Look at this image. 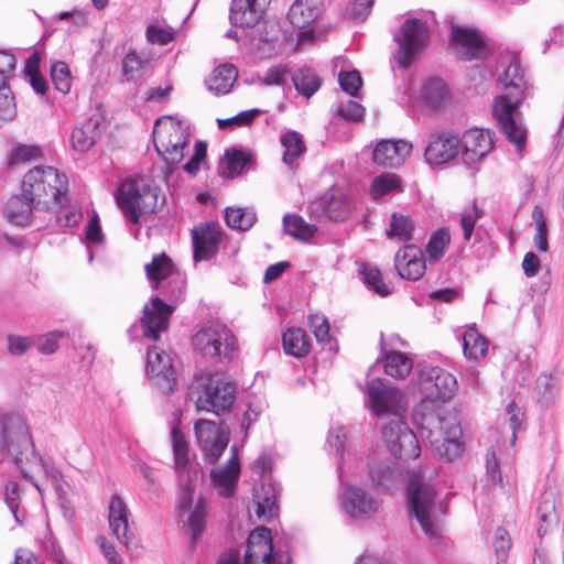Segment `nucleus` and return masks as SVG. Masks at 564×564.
I'll list each match as a JSON object with an SVG mask.
<instances>
[{
  "label": "nucleus",
  "instance_id": "nucleus-1",
  "mask_svg": "<svg viewBox=\"0 0 564 564\" xmlns=\"http://www.w3.org/2000/svg\"><path fill=\"white\" fill-rule=\"evenodd\" d=\"M499 80L503 85V93L495 98L492 115L508 141L521 152L527 144L528 130L519 107L529 95V86L516 57L510 58Z\"/></svg>",
  "mask_w": 564,
  "mask_h": 564
},
{
  "label": "nucleus",
  "instance_id": "nucleus-2",
  "mask_svg": "<svg viewBox=\"0 0 564 564\" xmlns=\"http://www.w3.org/2000/svg\"><path fill=\"white\" fill-rule=\"evenodd\" d=\"M406 495L410 508L425 535L431 539L440 538L447 506L445 501L437 498L435 489L424 480L420 471L411 474Z\"/></svg>",
  "mask_w": 564,
  "mask_h": 564
},
{
  "label": "nucleus",
  "instance_id": "nucleus-3",
  "mask_svg": "<svg viewBox=\"0 0 564 564\" xmlns=\"http://www.w3.org/2000/svg\"><path fill=\"white\" fill-rule=\"evenodd\" d=\"M159 187L141 176L124 180L117 193L116 200L124 220L133 226L130 234L138 240L141 218L155 212Z\"/></svg>",
  "mask_w": 564,
  "mask_h": 564
},
{
  "label": "nucleus",
  "instance_id": "nucleus-4",
  "mask_svg": "<svg viewBox=\"0 0 564 564\" xmlns=\"http://www.w3.org/2000/svg\"><path fill=\"white\" fill-rule=\"evenodd\" d=\"M21 189L35 204V210H48L55 205H62L67 180L56 169L39 165L24 175Z\"/></svg>",
  "mask_w": 564,
  "mask_h": 564
},
{
  "label": "nucleus",
  "instance_id": "nucleus-5",
  "mask_svg": "<svg viewBox=\"0 0 564 564\" xmlns=\"http://www.w3.org/2000/svg\"><path fill=\"white\" fill-rule=\"evenodd\" d=\"M420 433L431 449L446 462H453L464 451L462 427L455 421L431 417L421 423Z\"/></svg>",
  "mask_w": 564,
  "mask_h": 564
},
{
  "label": "nucleus",
  "instance_id": "nucleus-6",
  "mask_svg": "<svg viewBox=\"0 0 564 564\" xmlns=\"http://www.w3.org/2000/svg\"><path fill=\"white\" fill-rule=\"evenodd\" d=\"M189 127L171 116L161 117L153 129L154 147L169 165L178 164L187 147Z\"/></svg>",
  "mask_w": 564,
  "mask_h": 564
},
{
  "label": "nucleus",
  "instance_id": "nucleus-7",
  "mask_svg": "<svg viewBox=\"0 0 564 564\" xmlns=\"http://www.w3.org/2000/svg\"><path fill=\"white\" fill-rule=\"evenodd\" d=\"M196 408L198 411L213 412L216 415L228 411L236 400L235 384L216 375L197 381Z\"/></svg>",
  "mask_w": 564,
  "mask_h": 564
},
{
  "label": "nucleus",
  "instance_id": "nucleus-8",
  "mask_svg": "<svg viewBox=\"0 0 564 564\" xmlns=\"http://www.w3.org/2000/svg\"><path fill=\"white\" fill-rule=\"evenodd\" d=\"M193 346L203 356L231 359L236 349V337L225 325L214 323L198 330L192 338Z\"/></svg>",
  "mask_w": 564,
  "mask_h": 564
},
{
  "label": "nucleus",
  "instance_id": "nucleus-9",
  "mask_svg": "<svg viewBox=\"0 0 564 564\" xmlns=\"http://www.w3.org/2000/svg\"><path fill=\"white\" fill-rule=\"evenodd\" d=\"M427 39L429 28L425 22L414 18L405 20L394 34L398 44L393 55L395 63L402 68L410 67L426 45Z\"/></svg>",
  "mask_w": 564,
  "mask_h": 564
},
{
  "label": "nucleus",
  "instance_id": "nucleus-10",
  "mask_svg": "<svg viewBox=\"0 0 564 564\" xmlns=\"http://www.w3.org/2000/svg\"><path fill=\"white\" fill-rule=\"evenodd\" d=\"M417 384L422 397L431 402H447L457 390L456 378L436 366L422 368L419 373Z\"/></svg>",
  "mask_w": 564,
  "mask_h": 564
},
{
  "label": "nucleus",
  "instance_id": "nucleus-11",
  "mask_svg": "<svg viewBox=\"0 0 564 564\" xmlns=\"http://www.w3.org/2000/svg\"><path fill=\"white\" fill-rule=\"evenodd\" d=\"M452 51L460 61L486 59L494 52L486 36L477 29L454 25Z\"/></svg>",
  "mask_w": 564,
  "mask_h": 564
},
{
  "label": "nucleus",
  "instance_id": "nucleus-12",
  "mask_svg": "<svg viewBox=\"0 0 564 564\" xmlns=\"http://www.w3.org/2000/svg\"><path fill=\"white\" fill-rule=\"evenodd\" d=\"M290 556L276 550L272 542L271 531L259 527L251 531L247 541L245 564H289Z\"/></svg>",
  "mask_w": 564,
  "mask_h": 564
},
{
  "label": "nucleus",
  "instance_id": "nucleus-13",
  "mask_svg": "<svg viewBox=\"0 0 564 564\" xmlns=\"http://www.w3.org/2000/svg\"><path fill=\"white\" fill-rule=\"evenodd\" d=\"M382 438L390 453L403 460L415 459L421 453L415 433L401 420L386 424L382 427Z\"/></svg>",
  "mask_w": 564,
  "mask_h": 564
},
{
  "label": "nucleus",
  "instance_id": "nucleus-14",
  "mask_svg": "<svg viewBox=\"0 0 564 564\" xmlns=\"http://www.w3.org/2000/svg\"><path fill=\"white\" fill-rule=\"evenodd\" d=\"M172 444L174 453L175 469L178 475V482L182 490L180 498V509L185 510L192 505V491L194 490V480L198 477V473L193 475L188 468V445L185 435L177 429L173 427Z\"/></svg>",
  "mask_w": 564,
  "mask_h": 564
},
{
  "label": "nucleus",
  "instance_id": "nucleus-15",
  "mask_svg": "<svg viewBox=\"0 0 564 564\" xmlns=\"http://www.w3.org/2000/svg\"><path fill=\"white\" fill-rule=\"evenodd\" d=\"M367 397L370 409L378 416H401L405 409L401 391L382 379H372L367 383Z\"/></svg>",
  "mask_w": 564,
  "mask_h": 564
},
{
  "label": "nucleus",
  "instance_id": "nucleus-16",
  "mask_svg": "<svg viewBox=\"0 0 564 564\" xmlns=\"http://www.w3.org/2000/svg\"><path fill=\"white\" fill-rule=\"evenodd\" d=\"M145 371L152 384L162 393H170L175 389V370L172 358L165 350L156 346L148 348Z\"/></svg>",
  "mask_w": 564,
  "mask_h": 564
},
{
  "label": "nucleus",
  "instance_id": "nucleus-17",
  "mask_svg": "<svg viewBox=\"0 0 564 564\" xmlns=\"http://www.w3.org/2000/svg\"><path fill=\"white\" fill-rule=\"evenodd\" d=\"M195 434L209 463H215L221 456L229 442V430L209 420L197 421Z\"/></svg>",
  "mask_w": 564,
  "mask_h": 564
},
{
  "label": "nucleus",
  "instance_id": "nucleus-18",
  "mask_svg": "<svg viewBox=\"0 0 564 564\" xmlns=\"http://www.w3.org/2000/svg\"><path fill=\"white\" fill-rule=\"evenodd\" d=\"M343 511L354 520L373 517L379 509V501L365 489L357 486H344L339 492Z\"/></svg>",
  "mask_w": 564,
  "mask_h": 564
},
{
  "label": "nucleus",
  "instance_id": "nucleus-19",
  "mask_svg": "<svg viewBox=\"0 0 564 564\" xmlns=\"http://www.w3.org/2000/svg\"><path fill=\"white\" fill-rule=\"evenodd\" d=\"M174 310V305L166 304L159 296H153L151 303L143 307L141 324L144 337L158 340L160 335L167 329Z\"/></svg>",
  "mask_w": 564,
  "mask_h": 564
},
{
  "label": "nucleus",
  "instance_id": "nucleus-20",
  "mask_svg": "<svg viewBox=\"0 0 564 564\" xmlns=\"http://www.w3.org/2000/svg\"><path fill=\"white\" fill-rule=\"evenodd\" d=\"M494 149V139L489 130L473 128L459 138V153L465 164L473 165L486 158Z\"/></svg>",
  "mask_w": 564,
  "mask_h": 564
},
{
  "label": "nucleus",
  "instance_id": "nucleus-21",
  "mask_svg": "<svg viewBox=\"0 0 564 564\" xmlns=\"http://www.w3.org/2000/svg\"><path fill=\"white\" fill-rule=\"evenodd\" d=\"M459 153V138L451 132H435L429 138L424 151L425 162L442 165L454 160Z\"/></svg>",
  "mask_w": 564,
  "mask_h": 564
},
{
  "label": "nucleus",
  "instance_id": "nucleus-22",
  "mask_svg": "<svg viewBox=\"0 0 564 564\" xmlns=\"http://www.w3.org/2000/svg\"><path fill=\"white\" fill-rule=\"evenodd\" d=\"M129 509L124 501L113 495L108 507V522L111 534L126 547L131 544L134 532L129 523Z\"/></svg>",
  "mask_w": 564,
  "mask_h": 564
},
{
  "label": "nucleus",
  "instance_id": "nucleus-23",
  "mask_svg": "<svg viewBox=\"0 0 564 564\" xmlns=\"http://www.w3.org/2000/svg\"><path fill=\"white\" fill-rule=\"evenodd\" d=\"M221 234L219 226L214 223L202 225L193 229V257L195 262L208 260L218 252Z\"/></svg>",
  "mask_w": 564,
  "mask_h": 564
},
{
  "label": "nucleus",
  "instance_id": "nucleus-24",
  "mask_svg": "<svg viewBox=\"0 0 564 564\" xmlns=\"http://www.w3.org/2000/svg\"><path fill=\"white\" fill-rule=\"evenodd\" d=\"M271 0H232L229 19L236 26L251 28L263 18Z\"/></svg>",
  "mask_w": 564,
  "mask_h": 564
},
{
  "label": "nucleus",
  "instance_id": "nucleus-25",
  "mask_svg": "<svg viewBox=\"0 0 564 564\" xmlns=\"http://www.w3.org/2000/svg\"><path fill=\"white\" fill-rule=\"evenodd\" d=\"M271 0H232L229 19L236 26L251 28L263 18Z\"/></svg>",
  "mask_w": 564,
  "mask_h": 564
},
{
  "label": "nucleus",
  "instance_id": "nucleus-26",
  "mask_svg": "<svg viewBox=\"0 0 564 564\" xmlns=\"http://www.w3.org/2000/svg\"><path fill=\"white\" fill-rule=\"evenodd\" d=\"M412 150V144L405 140H381L377 143L372 159L377 165L399 167Z\"/></svg>",
  "mask_w": 564,
  "mask_h": 564
},
{
  "label": "nucleus",
  "instance_id": "nucleus-27",
  "mask_svg": "<svg viewBox=\"0 0 564 564\" xmlns=\"http://www.w3.org/2000/svg\"><path fill=\"white\" fill-rule=\"evenodd\" d=\"M394 267L402 279L416 281L425 272V261L420 250L413 245H406L394 257Z\"/></svg>",
  "mask_w": 564,
  "mask_h": 564
},
{
  "label": "nucleus",
  "instance_id": "nucleus-28",
  "mask_svg": "<svg viewBox=\"0 0 564 564\" xmlns=\"http://www.w3.org/2000/svg\"><path fill=\"white\" fill-rule=\"evenodd\" d=\"M281 494V486L278 482H264L256 491L253 503L259 520L269 522L278 516V498Z\"/></svg>",
  "mask_w": 564,
  "mask_h": 564
},
{
  "label": "nucleus",
  "instance_id": "nucleus-29",
  "mask_svg": "<svg viewBox=\"0 0 564 564\" xmlns=\"http://www.w3.org/2000/svg\"><path fill=\"white\" fill-rule=\"evenodd\" d=\"M325 216L332 220H344L352 210L350 198L339 188H330L317 202Z\"/></svg>",
  "mask_w": 564,
  "mask_h": 564
},
{
  "label": "nucleus",
  "instance_id": "nucleus-30",
  "mask_svg": "<svg viewBox=\"0 0 564 564\" xmlns=\"http://www.w3.org/2000/svg\"><path fill=\"white\" fill-rule=\"evenodd\" d=\"M240 473V464L237 447H231V457L225 467L214 468L212 471L213 484L220 489L225 497L234 495Z\"/></svg>",
  "mask_w": 564,
  "mask_h": 564
},
{
  "label": "nucleus",
  "instance_id": "nucleus-31",
  "mask_svg": "<svg viewBox=\"0 0 564 564\" xmlns=\"http://www.w3.org/2000/svg\"><path fill=\"white\" fill-rule=\"evenodd\" d=\"M101 121L99 115H94L76 127L70 135L73 149L82 153L88 151L102 133Z\"/></svg>",
  "mask_w": 564,
  "mask_h": 564
},
{
  "label": "nucleus",
  "instance_id": "nucleus-32",
  "mask_svg": "<svg viewBox=\"0 0 564 564\" xmlns=\"http://www.w3.org/2000/svg\"><path fill=\"white\" fill-rule=\"evenodd\" d=\"M20 447L21 451L14 454V463L21 469L23 477L31 481L41 494V487L29 474L26 465L31 464L32 466L41 467L45 474L48 473L47 465L44 463L42 456L36 452L35 446L28 434L22 436Z\"/></svg>",
  "mask_w": 564,
  "mask_h": 564
},
{
  "label": "nucleus",
  "instance_id": "nucleus-33",
  "mask_svg": "<svg viewBox=\"0 0 564 564\" xmlns=\"http://www.w3.org/2000/svg\"><path fill=\"white\" fill-rule=\"evenodd\" d=\"M35 210V204L30 198L21 195L11 196L3 207L7 220L18 227L29 226Z\"/></svg>",
  "mask_w": 564,
  "mask_h": 564
},
{
  "label": "nucleus",
  "instance_id": "nucleus-34",
  "mask_svg": "<svg viewBox=\"0 0 564 564\" xmlns=\"http://www.w3.org/2000/svg\"><path fill=\"white\" fill-rule=\"evenodd\" d=\"M322 10V0H296L291 6L288 18L294 28L305 29L317 20Z\"/></svg>",
  "mask_w": 564,
  "mask_h": 564
},
{
  "label": "nucleus",
  "instance_id": "nucleus-35",
  "mask_svg": "<svg viewBox=\"0 0 564 564\" xmlns=\"http://www.w3.org/2000/svg\"><path fill=\"white\" fill-rule=\"evenodd\" d=\"M238 76L236 67L231 64H223L216 67L207 82L208 89L217 95L230 91Z\"/></svg>",
  "mask_w": 564,
  "mask_h": 564
},
{
  "label": "nucleus",
  "instance_id": "nucleus-36",
  "mask_svg": "<svg viewBox=\"0 0 564 564\" xmlns=\"http://www.w3.org/2000/svg\"><path fill=\"white\" fill-rule=\"evenodd\" d=\"M423 97L426 105L438 110L444 108L451 100L449 90L444 80L430 78L423 87Z\"/></svg>",
  "mask_w": 564,
  "mask_h": 564
},
{
  "label": "nucleus",
  "instance_id": "nucleus-37",
  "mask_svg": "<svg viewBox=\"0 0 564 564\" xmlns=\"http://www.w3.org/2000/svg\"><path fill=\"white\" fill-rule=\"evenodd\" d=\"M283 347L286 354L294 357H303L308 354L310 337L302 328H290L282 336Z\"/></svg>",
  "mask_w": 564,
  "mask_h": 564
},
{
  "label": "nucleus",
  "instance_id": "nucleus-38",
  "mask_svg": "<svg viewBox=\"0 0 564 564\" xmlns=\"http://www.w3.org/2000/svg\"><path fill=\"white\" fill-rule=\"evenodd\" d=\"M283 228L285 234L304 242L313 238L317 231L315 225L306 223L303 217L295 214H286L283 217Z\"/></svg>",
  "mask_w": 564,
  "mask_h": 564
},
{
  "label": "nucleus",
  "instance_id": "nucleus-39",
  "mask_svg": "<svg viewBox=\"0 0 564 564\" xmlns=\"http://www.w3.org/2000/svg\"><path fill=\"white\" fill-rule=\"evenodd\" d=\"M412 368V359L403 352L390 351L384 356V372L390 377L404 378Z\"/></svg>",
  "mask_w": 564,
  "mask_h": 564
},
{
  "label": "nucleus",
  "instance_id": "nucleus-40",
  "mask_svg": "<svg viewBox=\"0 0 564 564\" xmlns=\"http://www.w3.org/2000/svg\"><path fill=\"white\" fill-rule=\"evenodd\" d=\"M292 82L299 94L310 98L321 87L322 80L311 68H301L292 75Z\"/></svg>",
  "mask_w": 564,
  "mask_h": 564
},
{
  "label": "nucleus",
  "instance_id": "nucleus-41",
  "mask_svg": "<svg viewBox=\"0 0 564 564\" xmlns=\"http://www.w3.org/2000/svg\"><path fill=\"white\" fill-rule=\"evenodd\" d=\"M464 354L469 359L479 360L488 349L487 339L476 328H468L463 337Z\"/></svg>",
  "mask_w": 564,
  "mask_h": 564
},
{
  "label": "nucleus",
  "instance_id": "nucleus-42",
  "mask_svg": "<svg viewBox=\"0 0 564 564\" xmlns=\"http://www.w3.org/2000/svg\"><path fill=\"white\" fill-rule=\"evenodd\" d=\"M225 220L228 227L241 231L249 230L257 221V215L252 208L227 207Z\"/></svg>",
  "mask_w": 564,
  "mask_h": 564
},
{
  "label": "nucleus",
  "instance_id": "nucleus-43",
  "mask_svg": "<svg viewBox=\"0 0 564 564\" xmlns=\"http://www.w3.org/2000/svg\"><path fill=\"white\" fill-rule=\"evenodd\" d=\"M414 226L410 217L393 213L390 218L387 236L400 242H408L412 239Z\"/></svg>",
  "mask_w": 564,
  "mask_h": 564
},
{
  "label": "nucleus",
  "instance_id": "nucleus-44",
  "mask_svg": "<svg viewBox=\"0 0 564 564\" xmlns=\"http://www.w3.org/2000/svg\"><path fill=\"white\" fill-rule=\"evenodd\" d=\"M402 191L401 180L397 174L383 173L376 176L371 183L370 192L375 199Z\"/></svg>",
  "mask_w": 564,
  "mask_h": 564
},
{
  "label": "nucleus",
  "instance_id": "nucleus-45",
  "mask_svg": "<svg viewBox=\"0 0 564 564\" xmlns=\"http://www.w3.org/2000/svg\"><path fill=\"white\" fill-rule=\"evenodd\" d=\"M284 148L283 162L292 165L306 150L303 137L296 131H289L281 137Z\"/></svg>",
  "mask_w": 564,
  "mask_h": 564
},
{
  "label": "nucleus",
  "instance_id": "nucleus-46",
  "mask_svg": "<svg viewBox=\"0 0 564 564\" xmlns=\"http://www.w3.org/2000/svg\"><path fill=\"white\" fill-rule=\"evenodd\" d=\"M249 158L240 150L228 149L220 162V175L232 177L239 175L247 165Z\"/></svg>",
  "mask_w": 564,
  "mask_h": 564
},
{
  "label": "nucleus",
  "instance_id": "nucleus-47",
  "mask_svg": "<svg viewBox=\"0 0 564 564\" xmlns=\"http://www.w3.org/2000/svg\"><path fill=\"white\" fill-rule=\"evenodd\" d=\"M145 273L150 281L155 282L158 288L159 282L166 279L173 271L172 260L165 254H155L150 263H147Z\"/></svg>",
  "mask_w": 564,
  "mask_h": 564
},
{
  "label": "nucleus",
  "instance_id": "nucleus-48",
  "mask_svg": "<svg viewBox=\"0 0 564 564\" xmlns=\"http://www.w3.org/2000/svg\"><path fill=\"white\" fill-rule=\"evenodd\" d=\"M207 519V507L203 500H199L189 513L186 522V530L191 535V543L194 545L196 540L205 531Z\"/></svg>",
  "mask_w": 564,
  "mask_h": 564
},
{
  "label": "nucleus",
  "instance_id": "nucleus-49",
  "mask_svg": "<svg viewBox=\"0 0 564 564\" xmlns=\"http://www.w3.org/2000/svg\"><path fill=\"white\" fill-rule=\"evenodd\" d=\"M397 470L388 463H372L369 469V477L376 487L389 490L393 484Z\"/></svg>",
  "mask_w": 564,
  "mask_h": 564
},
{
  "label": "nucleus",
  "instance_id": "nucleus-50",
  "mask_svg": "<svg viewBox=\"0 0 564 564\" xmlns=\"http://www.w3.org/2000/svg\"><path fill=\"white\" fill-rule=\"evenodd\" d=\"M449 242L451 235L448 229L441 228L437 231H435L431 236L429 243L426 246V252L430 259L434 261L440 260L444 256Z\"/></svg>",
  "mask_w": 564,
  "mask_h": 564
},
{
  "label": "nucleus",
  "instance_id": "nucleus-51",
  "mask_svg": "<svg viewBox=\"0 0 564 564\" xmlns=\"http://www.w3.org/2000/svg\"><path fill=\"white\" fill-rule=\"evenodd\" d=\"M364 282L367 286L381 296L390 294L389 286L382 281L381 272L372 265L362 264L360 269Z\"/></svg>",
  "mask_w": 564,
  "mask_h": 564
},
{
  "label": "nucleus",
  "instance_id": "nucleus-52",
  "mask_svg": "<svg viewBox=\"0 0 564 564\" xmlns=\"http://www.w3.org/2000/svg\"><path fill=\"white\" fill-rule=\"evenodd\" d=\"M532 218L534 220L536 231L534 236V246L539 251L546 252L549 250L547 225L543 209L540 206H535L533 208Z\"/></svg>",
  "mask_w": 564,
  "mask_h": 564
},
{
  "label": "nucleus",
  "instance_id": "nucleus-53",
  "mask_svg": "<svg viewBox=\"0 0 564 564\" xmlns=\"http://www.w3.org/2000/svg\"><path fill=\"white\" fill-rule=\"evenodd\" d=\"M51 77L58 91L67 94L70 90L72 75L66 63L62 61L55 62L51 67Z\"/></svg>",
  "mask_w": 564,
  "mask_h": 564
},
{
  "label": "nucleus",
  "instance_id": "nucleus-54",
  "mask_svg": "<svg viewBox=\"0 0 564 564\" xmlns=\"http://www.w3.org/2000/svg\"><path fill=\"white\" fill-rule=\"evenodd\" d=\"M148 61L140 57L134 51L128 52L122 59V74L129 82H137L140 78V70Z\"/></svg>",
  "mask_w": 564,
  "mask_h": 564
},
{
  "label": "nucleus",
  "instance_id": "nucleus-55",
  "mask_svg": "<svg viewBox=\"0 0 564 564\" xmlns=\"http://www.w3.org/2000/svg\"><path fill=\"white\" fill-rule=\"evenodd\" d=\"M482 216V212L479 210L476 203L470 207L464 209L460 215V226L463 229L464 239L468 241L474 232V228L478 219Z\"/></svg>",
  "mask_w": 564,
  "mask_h": 564
},
{
  "label": "nucleus",
  "instance_id": "nucleus-56",
  "mask_svg": "<svg viewBox=\"0 0 564 564\" xmlns=\"http://www.w3.org/2000/svg\"><path fill=\"white\" fill-rule=\"evenodd\" d=\"M494 547L497 555V564H506L508 552L511 549V539L506 529L498 528L496 530Z\"/></svg>",
  "mask_w": 564,
  "mask_h": 564
},
{
  "label": "nucleus",
  "instance_id": "nucleus-57",
  "mask_svg": "<svg viewBox=\"0 0 564 564\" xmlns=\"http://www.w3.org/2000/svg\"><path fill=\"white\" fill-rule=\"evenodd\" d=\"M145 36L147 41L151 44L166 45L174 40L175 33L172 28H160L150 24L147 28Z\"/></svg>",
  "mask_w": 564,
  "mask_h": 564
},
{
  "label": "nucleus",
  "instance_id": "nucleus-58",
  "mask_svg": "<svg viewBox=\"0 0 564 564\" xmlns=\"http://www.w3.org/2000/svg\"><path fill=\"white\" fill-rule=\"evenodd\" d=\"M338 82L341 89L350 96H357L359 91L362 79L358 70L354 69L350 72H340L338 76Z\"/></svg>",
  "mask_w": 564,
  "mask_h": 564
},
{
  "label": "nucleus",
  "instance_id": "nucleus-59",
  "mask_svg": "<svg viewBox=\"0 0 564 564\" xmlns=\"http://www.w3.org/2000/svg\"><path fill=\"white\" fill-rule=\"evenodd\" d=\"M41 155L40 148L35 145L20 144L12 149L10 155V164L26 163L39 159Z\"/></svg>",
  "mask_w": 564,
  "mask_h": 564
},
{
  "label": "nucleus",
  "instance_id": "nucleus-60",
  "mask_svg": "<svg viewBox=\"0 0 564 564\" xmlns=\"http://www.w3.org/2000/svg\"><path fill=\"white\" fill-rule=\"evenodd\" d=\"M310 327L316 337L317 341H328L329 336V324L327 318L322 314H313L308 318Z\"/></svg>",
  "mask_w": 564,
  "mask_h": 564
},
{
  "label": "nucleus",
  "instance_id": "nucleus-61",
  "mask_svg": "<svg viewBox=\"0 0 564 564\" xmlns=\"http://www.w3.org/2000/svg\"><path fill=\"white\" fill-rule=\"evenodd\" d=\"M289 72L286 65H274L264 73L261 83L267 86H283Z\"/></svg>",
  "mask_w": 564,
  "mask_h": 564
},
{
  "label": "nucleus",
  "instance_id": "nucleus-62",
  "mask_svg": "<svg viewBox=\"0 0 564 564\" xmlns=\"http://www.w3.org/2000/svg\"><path fill=\"white\" fill-rule=\"evenodd\" d=\"M65 199H66V195L64 196L62 202ZM58 206L61 207V209L58 210V214L56 216V221L58 223L59 226L74 227L79 224L83 215L78 208L72 207L69 209H65V208H63V204L58 205Z\"/></svg>",
  "mask_w": 564,
  "mask_h": 564
},
{
  "label": "nucleus",
  "instance_id": "nucleus-63",
  "mask_svg": "<svg viewBox=\"0 0 564 564\" xmlns=\"http://www.w3.org/2000/svg\"><path fill=\"white\" fill-rule=\"evenodd\" d=\"M338 113L347 120L359 121L364 118L365 108L357 101L348 100L340 105Z\"/></svg>",
  "mask_w": 564,
  "mask_h": 564
},
{
  "label": "nucleus",
  "instance_id": "nucleus-64",
  "mask_svg": "<svg viewBox=\"0 0 564 564\" xmlns=\"http://www.w3.org/2000/svg\"><path fill=\"white\" fill-rule=\"evenodd\" d=\"M207 145L205 142L198 141L195 144V152L191 160L183 166V169L189 174H196L199 170L200 163L206 158Z\"/></svg>",
  "mask_w": 564,
  "mask_h": 564
}]
</instances>
